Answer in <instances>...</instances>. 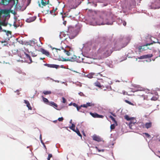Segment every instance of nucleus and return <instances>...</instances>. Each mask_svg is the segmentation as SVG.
Returning <instances> with one entry per match:
<instances>
[{"instance_id": "f257e3e1", "label": "nucleus", "mask_w": 160, "mask_h": 160, "mask_svg": "<svg viewBox=\"0 0 160 160\" xmlns=\"http://www.w3.org/2000/svg\"><path fill=\"white\" fill-rule=\"evenodd\" d=\"M53 49L56 50V51L54 52L55 59L62 61L74 62L76 61L75 58L73 57L68 59L64 58L65 55L68 56L71 55V49L69 47H66L64 48L63 47H61L59 48H53Z\"/></svg>"}, {"instance_id": "f03ea898", "label": "nucleus", "mask_w": 160, "mask_h": 160, "mask_svg": "<svg viewBox=\"0 0 160 160\" xmlns=\"http://www.w3.org/2000/svg\"><path fill=\"white\" fill-rule=\"evenodd\" d=\"M112 49V45L110 44H103L98 50L97 53L98 54L102 53L104 56L108 57L113 52Z\"/></svg>"}, {"instance_id": "7ed1b4c3", "label": "nucleus", "mask_w": 160, "mask_h": 160, "mask_svg": "<svg viewBox=\"0 0 160 160\" xmlns=\"http://www.w3.org/2000/svg\"><path fill=\"white\" fill-rule=\"evenodd\" d=\"M68 32L69 33V38L70 39H73L78 34V31L76 28L72 26L68 27Z\"/></svg>"}, {"instance_id": "20e7f679", "label": "nucleus", "mask_w": 160, "mask_h": 160, "mask_svg": "<svg viewBox=\"0 0 160 160\" xmlns=\"http://www.w3.org/2000/svg\"><path fill=\"white\" fill-rule=\"evenodd\" d=\"M11 2L13 3V5H15V7H17V4L18 2V0H2L0 2V4L7 5Z\"/></svg>"}, {"instance_id": "39448f33", "label": "nucleus", "mask_w": 160, "mask_h": 160, "mask_svg": "<svg viewBox=\"0 0 160 160\" xmlns=\"http://www.w3.org/2000/svg\"><path fill=\"white\" fill-rule=\"evenodd\" d=\"M150 7L151 9H158L160 8V0H156L152 3Z\"/></svg>"}, {"instance_id": "423d86ee", "label": "nucleus", "mask_w": 160, "mask_h": 160, "mask_svg": "<svg viewBox=\"0 0 160 160\" xmlns=\"http://www.w3.org/2000/svg\"><path fill=\"white\" fill-rule=\"evenodd\" d=\"M9 18V15L7 16L6 18L5 17L2 18V19H1L0 20V25L1 26H3L4 27H6L7 26L8 24V22H7V21Z\"/></svg>"}, {"instance_id": "0eeeda50", "label": "nucleus", "mask_w": 160, "mask_h": 160, "mask_svg": "<svg viewBox=\"0 0 160 160\" xmlns=\"http://www.w3.org/2000/svg\"><path fill=\"white\" fill-rule=\"evenodd\" d=\"M70 11H62V12H61L60 13L61 15H62V18H64L66 17H73L74 16H76L78 15V14L79 13V12H78L77 14H74L73 15H71L69 14V12Z\"/></svg>"}, {"instance_id": "6e6552de", "label": "nucleus", "mask_w": 160, "mask_h": 160, "mask_svg": "<svg viewBox=\"0 0 160 160\" xmlns=\"http://www.w3.org/2000/svg\"><path fill=\"white\" fill-rule=\"evenodd\" d=\"M150 39L152 42L150 43H147L145 46H148L154 43H158L160 44V40H158L154 37H151Z\"/></svg>"}, {"instance_id": "1a4fd4ad", "label": "nucleus", "mask_w": 160, "mask_h": 160, "mask_svg": "<svg viewBox=\"0 0 160 160\" xmlns=\"http://www.w3.org/2000/svg\"><path fill=\"white\" fill-rule=\"evenodd\" d=\"M100 17L103 19L104 18L105 19L106 17H108L109 18H110V17L112 18V15L110 12H109L108 13L104 12L102 13Z\"/></svg>"}, {"instance_id": "9d476101", "label": "nucleus", "mask_w": 160, "mask_h": 160, "mask_svg": "<svg viewBox=\"0 0 160 160\" xmlns=\"http://www.w3.org/2000/svg\"><path fill=\"white\" fill-rule=\"evenodd\" d=\"M6 11H0V20L5 17L6 18L7 16L9 15V13L6 12Z\"/></svg>"}, {"instance_id": "9b49d317", "label": "nucleus", "mask_w": 160, "mask_h": 160, "mask_svg": "<svg viewBox=\"0 0 160 160\" xmlns=\"http://www.w3.org/2000/svg\"><path fill=\"white\" fill-rule=\"evenodd\" d=\"M90 114L94 118H103L104 116L102 115H100L96 113L90 112Z\"/></svg>"}, {"instance_id": "f8f14e48", "label": "nucleus", "mask_w": 160, "mask_h": 160, "mask_svg": "<svg viewBox=\"0 0 160 160\" xmlns=\"http://www.w3.org/2000/svg\"><path fill=\"white\" fill-rule=\"evenodd\" d=\"M152 126V122H147L145 123L144 125L142 123L141 125V127L144 128V126L147 129H148L151 127Z\"/></svg>"}, {"instance_id": "ddd939ff", "label": "nucleus", "mask_w": 160, "mask_h": 160, "mask_svg": "<svg viewBox=\"0 0 160 160\" xmlns=\"http://www.w3.org/2000/svg\"><path fill=\"white\" fill-rule=\"evenodd\" d=\"M153 56V55L152 54H148L147 55H145L142 56H141L139 57L138 58L139 59H142L146 58H148L152 57Z\"/></svg>"}, {"instance_id": "4468645a", "label": "nucleus", "mask_w": 160, "mask_h": 160, "mask_svg": "<svg viewBox=\"0 0 160 160\" xmlns=\"http://www.w3.org/2000/svg\"><path fill=\"white\" fill-rule=\"evenodd\" d=\"M39 51L41 52L43 54L48 57H49L50 56V53L48 51L42 48H41Z\"/></svg>"}, {"instance_id": "2eb2a0df", "label": "nucleus", "mask_w": 160, "mask_h": 160, "mask_svg": "<svg viewBox=\"0 0 160 160\" xmlns=\"http://www.w3.org/2000/svg\"><path fill=\"white\" fill-rule=\"evenodd\" d=\"M44 65L48 67L56 68H58L59 67L58 65L53 64H49L46 63L44 64Z\"/></svg>"}, {"instance_id": "dca6fc26", "label": "nucleus", "mask_w": 160, "mask_h": 160, "mask_svg": "<svg viewBox=\"0 0 160 160\" xmlns=\"http://www.w3.org/2000/svg\"><path fill=\"white\" fill-rule=\"evenodd\" d=\"M36 18V16H34L32 17H30L29 18H27L26 20V21L27 22H31L34 21Z\"/></svg>"}, {"instance_id": "f3484780", "label": "nucleus", "mask_w": 160, "mask_h": 160, "mask_svg": "<svg viewBox=\"0 0 160 160\" xmlns=\"http://www.w3.org/2000/svg\"><path fill=\"white\" fill-rule=\"evenodd\" d=\"M94 106V104L92 102H87L86 104L83 105V107L87 108L88 107L93 106Z\"/></svg>"}, {"instance_id": "a211bd4d", "label": "nucleus", "mask_w": 160, "mask_h": 160, "mask_svg": "<svg viewBox=\"0 0 160 160\" xmlns=\"http://www.w3.org/2000/svg\"><path fill=\"white\" fill-rule=\"evenodd\" d=\"M92 138L93 140L95 141H97L98 142L101 141L100 138L99 137L97 136V135H93Z\"/></svg>"}, {"instance_id": "6ab92c4d", "label": "nucleus", "mask_w": 160, "mask_h": 160, "mask_svg": "<svg viewBox=\"0 0 160 160\" xmlns=\"http://www.w3.org/2000/svg\"><path fill=\"white\" fill-rule=\"evenodd\" d=\"M24 54L26 55L27 58H28L30 61V63L32 62V59L31 57L28 54L26 53V52H24Z\"/></svg>"}, {"instance_id": "aec40b11", "label": "nucleus", "mask_w": 160, "mask_h": 160, "mask_svg": "<svg viewBox=\"0 0 160 160\" xmlns=\"http://www.w3.org/2000/svg\"><path fill=\"white\" fill-rule=\"evenodd\" d=\"M94 85L98 87L99 88L102 87V86L101 84V83L98 81H97L94 83Z\"/></svg>"}, {"instance_id": "412c9836", "label": "nucleus", "mask_w": 160, "mask_h": 160, "mask_svg": "<svg viewBox=\"0 0 160 160\" xmlns=\"http://www.w3.org/2000/svg\"><path fill=\"white\" fill-rule=\"evenodd\" d=\"M6 12H8L9 13V18H10V13H11L13 14L14 15L17 14V12H15V11H7Z\"/></svg>"}, {"instance_id": "4be33fe9", "label": "nucleus", "mask_w": 160, "mask_h": 160, "mask_svg": "<svg viewBox=\"0 0 160 160\" xmlns=\"http://www.w3.org/2000/svg\"><path fill=\"white\" fill-rule=\"evenodd\" d=\"M135 123V122H133L132 121L130 122L129 124V126L130 129H132L133 128L132 127L134 125Z\"/></svg>"}, {"instance_id": "5701e85b", "label": "nucleus", "mask_w": 160, "mask_h": 160, "mask_svg": "<svg viewBox=\"0 0 160 160\" xmlns=\"http://www.w3.org/2000/svg\"><path fill=\"white\" fill-rule=\"evenodd\" d=\"M74 131L79 136L82 138V135L80 133L79 131L78 128H77L76 129H75V130Z\"/></svg>"}, {"instance_id": "b1692460", "label": "nucleus", "mask_w": 160, "mask_h": 160, "mask_svg": "<svg viewBox=\"0 0 160 160\" xmlns=\"http://www.w3.org/2000/svg\"><path fill=\"white\" fill-rule=\"evenodd\" d=\"M48 2H49L48 1V2H44L43 0H41V3L42 5V7L43 6H46V5L47 4H48Z\"/></svg>"}, {"instance_id": "393cba45", "label": "nucleus", "mask_w": 160, "mask_h": 160, "mask_svg": "<svg viewBox=\"0 0 160 160\" xmlns=\"http://www.w3.org/2000/svg\"><path fill=\"white\" fill-rule=\"evenodd\" d=\"M157 93V94H156L157 96L156 97H153L151 99L152 100L156 101V100H157V99H158V95L157 93Z\"/></svg>"}, {"instance_id": "a878e982", "label": "nucleus", "mask_w": 160, "mask_h": 160, "mask_svg": "<svg viewBox=\"0 0 160 160\" xmlns=\"http://www.w3.org/2000/svg\"><path fill=\"white\" fill-rule=\"evenodd\" d=\"M49 105L50 106H54L55 108L58 107V105L53 102H49Z\"/></svg>"}, {"instance_id": "bb28decb", "label": "nucleus", "mask_w": 160, "mask_h": 160, "mask_svg": "<svg viewBox=\"0 0 160 160\" xmlns=\"http://www.w3.org/2000/svg\"><path fill=\"white\" fill-rule=\"evenodd\" d=\"M49 11L50 13L52 14V15H56V11H48V12H49Z\"/></svg>"}, {"instance_id": "cd10ccee", "label": "nucleus", "mask_w": 160, "mask_h": 160, "mask_svg": "<svg viewBox=\"0 0 160 160\" xmlns=\"http://www.w3.org/2000/svg\"><path fill=\"white\" fill-rule=\"evenodd\" d=\"M43 93H44L45 95H48V94H50L51 93V91H43Z\"/></svg>"}, {"instance_id": "c85d7f7f", "label": "nucleus", "mask_w": 160, "mask_h": 160, "mask_svg": "<svg viewBox=\"0 0 160 160\" xmlns=\"http://www.w3.org/2000/svg\"><path fill=\"white\" fill-rule=\"evenodd\" d=\"M70 128L72 129V130L73 131H74L75 130V125L73 124V123H72V126L71 127H70Z\"/></svg>"}, {"instance_id": "c756f323", "label": "nucleus", "mask_w": 160, "mask_h": 160, "mask_svg": "<svg viewBox=\"0 0 160 160\" xmlns=\"http://www.w3.org/2000/svg\"><path fill=\"white\" fill-rule=\"evenodd\" d=\"M124 101H125L126 102V103H128V104H130V105H133H133H134V104H133V103H132V102H130V101H128V100H124Z\"/></svg>"}, {"instance_id": "7c9ffc66", "label": "nucleus", "mask_w": 160, "mask_h": 160, "mask_svg": "<svg viewBox=\"0 0 160 160\" xmlns=\"http://www.w3.org/2000/svg\"><path fill=\"white\" fill-rule=\"evenodd\" d=\"M109 118L112 119V120L115 123H117V122L116 121L115 119L112 116H110Z\"/></svg>"}, {"instance_id": "2f4dec72", "label": "nucleus", "mask_w": 160, "mask_h": 160, "mask_svg": "<svg viewBox=\"0 0 160 160\" xmlns=\"http://www.w3.org/2000/svg\"><path fill=\"white\" fill-rule=\"evenodd\" d=\"M125 118L128 121L130 120L131 119V118H130L128 115H125Z\"/></svg>"}, {"instance_id": "473e14b6", "label": "nucleus", "mask_w": 160, "mask_h": 160, "mask_svg": "<svg viewBox=\"0 0 160 160\" xmlns=\"http://www.w3.org/2000/svg\"><path fill=\"white\" fill-rule=\"evenodd\" d=\"M42 98H43V102H48V100L47 98H44V97H42Z\"/></svg>"}, {"instance_id": "72a5a7b5", "label": "nucleus", "mask_w": 160, "mask_h": 160, "mask_svg": "<svg viewBox=\"0 0 160 160\" xmlns=\"http://www.w3.org/2000/svg\"><path fill=\"white\" fill-rule=\"evenodd\" d=\"M141 98H143V100H147L148 98V97L147 96H145L144 95H142L140 96Z\"/></svg>"}, {"instance_id": "f704fd0d", "label": "nucleus", "mask_w": 160, "mask_h": 160, "mask_svg": "<svg viewBox=\"0 0 160 160\" xmlns=\"http://www.w3.org/2000/svg\"><path fill=\"white\" fill-rule=\"evenodd\" d=\"M115 128V125L114 124H112L111 125L110 128L111 129H113Z\"/></svg>"}, {"instance_id": "c9c22d12", "label": "nucleus", "mask_w": 160, "mask_h": 160, "mask_svg": "<svg viewBox=\"0 0 160 160\" xmlns=\"http://www.w3.org/2000/svg\"><path fill=\"white\" fill-rule=\"evenodd\" d=\"M144 46H139L138 47V49L140 50L139 52H141V50L142 49H144V48H143Z\"/></svg>"}, {"instance_id": "e433bc0d", "label": "nucleus", "mask_w": 160, "mask_h": 160, "mask_svg": "<svg viewBox=\"0 0 160 160\" xmlns=\"http://www.w3.org/2000/svg\"><path fill=\"white\" fill-rule=\"evenodd\" d=\"M27 106L28 107L29 109L31 110L32 109V108L31 107L30 103L28 104L27 105Z\"/></svg>"}, {"instance_id": "4c0bfd02", "label": "nucleus", "mask_w": 160, "mask_h": 160, "mask_svg": "<svg viewBox=\"0 0 160 160\" xmlns=\"http://www.w3.org/2000/svg\"><path fill=\"white\" fill-rule=\"evenodd\" d=\"M138 91H144V89L141 87H138Z\"/></svg>"}, {"instance_id": "58836bf2", "label": "nucleus", "mask_w": 160, "mask_h": 160, "mask_svg": "<svg viewBox=\"0 0 160 160\" xmlns=\"http://www.w3.org/2000/svg\"><path fill=\"white\" fill-rule=\"evenodd\" d=\"M52 157V155L51 154H49L48 158V160H50V158Z\"/></svg>"}, {"instance_id": "ea45409f", "label": "nucleus", "mask_w": 160, "mask_h": 160, "mask_svg": "<svg viewBox=\"0 0 160 160\" xmlns=\"http://www.w3.org/2000/svg\"><path fill=\"white\" fill-rule=\"evenodd\" d=\"M144 134L145 135V136L147 137L148 138H150V135L148 134V133H145Z\"/></svg>"}, {"instance_id": "a19ab883", "label": "nucleus", "mask_w": 160, "mask_h": 160, "mask_svg": "<svg viewBox=\"0 0 160 160\" xmlns=\"http://www.w3.org/2000/svg\"><path fill=\"white\" fill-rule=\"evenodd\" d=\"M31 0H27V6H28L29 5V4L31 3Z\"/></svg>"}, {"instance_id": "79ce46f5", "label": "nucleus", "mask_w": 160, "mask_h": 160, "mask_svg": "<svg viewBox=\"0 0 160 160\" xmlns=\"http://www.w3.org/2000/svg\"><path fill=\"white\" fill-rule=\"evenodd\" d=\"M82 107H83V105H81L80 106H78V107H77V110L78 111H79V110L81 109V108Z\"/></svg>"}, {"instance_id": "37998d69", "label": "nucleus", "mask_w": 160, "mask_h": 160, "mask_svg": "<svg viewBox=\"0 0 160 160\" xmlns=\"http://www.w3.org/2000/svg\"><path fill=\"white\" fill-rule=\"evenodd\" d=\"M63 120V117H62L61 118H59L58 119V120L60 122L62 121Z\"/></svg>"}, {"instance_id": "c03bdc74", "label": "nucleus", "mask_w": 160, "mask_h": 160, "mask_svg": "<svg viewBox=\"0 0 160 160\" xmlns=\"http://www.w3.org/2000/svg\"><path fill=\"white\" fill-rule=\"evenodd\" d=\"M62 102L63 103H65L66 102V99L64 97L62 98Z\"/></svg>"}, {"instance_id": "a18cd8bd", "label": "nucleus", "mask_w": 160, "mask_h": 160, "mask_svg": "<svg viewBox=\"0 0 160 160\" xmlns=\"http://www.w3.org/2000/svg\"><path fill=\"white\" fill-rule=\"evenodd\" d=\"M24 102L25 104H26V105H27V104L28 105V104L29 103V101H28V100H24Z\"/></svg>"}, {"instance_id": "49530a36", "label": "nucleus", "mask_w": 160, "mask_h": 160, "mask_svg": "<svg viewBox=\"0 0 160 160\" xmlns=\"http://www.w3.org/2000/svg\"><path fill=\"white\" fill-rule=\"evenodd\" d=\"M122 24H123V25L124 26H125L126 25V22L125 21H123L122 22Z\"/></svg>"}, {"instance_id": "de8ad7c7", "label": "nucleus", "mask_w": 160, "mask_h": 160, "mask_svg": "<svg viewBox=\"0 0 160 160\" xmlns=\"http://www.w3.org/2000/svg\"><path fill=\"white\" fill-rule=\"evenodd\" d=\"M132 3H133V7H134L135 6V5H136V2H135V1H132Z\"/></svg>"}, {"instance_id": "09e8293b", "label": "nucleus", "mask_w": 160, "mask_h": 160, "mask_svg": "<svg viewBox=\"0 0 160 160\" xmlns=\"http://www.w3.org/2000/svg\"><path fill=\"white\" fill-rule=\"evenodd\" d=\"M73 105L75 107H76V108H77V107H78V105L76 103H73Z\"/></svg>"}, {"instance_id": "8fccbe9b", "label": "nucleus", "mask_w": 160, "mask_h": 160, "mask_svg": "<svg viewBox=\"0 0 160 160\" xmlns=\"http://www.w3.org/2000/svg\"><path fill=\"white\" fill-rule=\"evenodd\" d=\"M95 148L98 150V152H101V150L99 149L97 147H96Z\"/></svg>"}, {"instance_id": "3c124183", "label": "nucleus", "mask_w": 160, "mask_h": 160, "mask_svg": "<svg viewBox=\"0 0 160 160\" xmlns=\"http://www.w3.org/2000/svg\"><path fill=\"white\" fill-rule=\"evenodd\" d=\"M6 32H7V33L8 34H11V31H6Z\"/></svg>"}, {"instance_id": "603ef678", "label": "nucleus", "mask_w": 160, "mask_h": 160, "mask_svg": "<svg viewBox=\"0 0 160 160\" xmlns=\"http://www.w3.org/2000/svg\"><path fill=\"white\" fill-rule=\"evenodd\" d=\"M5 43L3 45L4 46H6L8 45V43L6 42H5Z\"/></svg>"}, {"instance_id": "864d4df0", "label": "nucleus", "mask_w": 160, "mask_h": 160, "mask_svg": "<svg viewBox=\"0 0 160 160\" xmlns=\"http://www.w3.org/2000/svg\"><path fill=\"white\" fill-rule=\"evenodd\" d=\"M111 113L113 116H114V117L116 116V115H115V114H113L112 112H111Z\"/></svg>"}, {"instance_id": "5fc2aeb1", "label": "nucleus", "mask_w": 160, "mask_h": 160, "mask_svg": "<svg viewBox=\"0 0 160 160\" xmlns=\"http://www.w3.org/2000/svg\"><path fill=\"white\" fill-rule=\"evenodd\" d=\"M0 10H11V8L9 9H0Z\"/></svg>"}, {"instance_id": "6e6d98bb", "label": "nucleus", "mask_w": 160, "mask_h": 160, "mask_svg": "<svg viewBox=\"0 0 160 160\" xmlns=\"http://www.w3.org/2000/svg\"><path fill=\"white\" fill-rule=\"evenodd\" d=\"M6 42V41L5 40H4V41H2L1 42V43H4H4H5V42Z\"/></svg>"}, {"instance_id": "4d7b16f0", "label": "nucleus", "mask_w": 160, "mask_h": 160, "mask_svg": "<svg viewBox=\"0 0 160 160\" xmlns=\"http://www.w3.org/2000/svg\"><path fill=\"white\" fill-rule=\"evenodd\" d=\"M13 25L14 27L16 28H17L18 27L16 24H14Z\"/></svg>"}, {"instance_id": "13d9d810", "label": "nucleus", "mask_w": 160, "mask_h": 160, "mask_svg": "<svg viewBox=\"0 0 160 160\" xmlns=\"http://www.w3.org/2000/svg\"><path fill=\"white\" fill-rule=\"evenodd\" d=\"M79 94L80 95L82 96V94H83V93L82 92H80V93H79Z\"/></svg>"}, {"instance_id": "bf43d9fd", "label": "nucleus", "mask_w": 160, "mask_h": 160, "mask_svg": "<svg viewBox=\"0 0 160 160\" xmlns=\"http://www.w3.org/2000/svg\"><path fill=\"white\" fill-rule=\"evenodd\" d=\"M104 151V149L101 150V152H103Z\"/></svg>"}, {"instance_id": "052dcab7", "label": "nucleus", "mask_w": 160, "mask_h": 160, "mask_svg": "<svg viewBox=\"0 0 160 160\" xmlns=\"http://www.w3.org/2000/svg\"><path fill=\"white\" fill-rule=\"evenodd\" d=\"M106 24H108V25H109V24H111V23H109V22H107V23H106Z\"/></svg>"}, {"instance_id": "680f3d73", "label": "nucleus", "mask_w": 160, "mask_h": 160, "mask_svg": "<svg viewBox=\"0 0 160 160\" xmlns=\"http://www.w3.org/2000/svg\"><path fill=\"white\" fill-rule=\"evenodd\" d=\"M53 122H57V120L54 121Z\"/></svg>"}, {"instance_id": "e2e57ef3", "label": "nucleus", "mask_w": 160, "mask_h": 160, "mask_svg": "<svg viewBox=\"0 0 160 160\" xmlns=\"http://www.w3.org/2000/svg\"><path fill=\"white\" fill-rule=\"evenodd\" d=\"M44 59V58H40V59L41 60H43V59Z\"/></svg>"}, {"instance_id": "0e129e2a", "label": "nucleus", "mask_w": 160, "mask_h": 160, "mask_svg": "<svg viewBox=\"0 0 160 160\" xmlns=\"http://www.w3.org/2000/svg\"><path fill=\"white\" fill-rule=\"evenodd\" d=\"M55 82H59V81H54Z\"/></svg>"}, {"instance_id": "69168bd1", "label": "nucleus", "mask_w": 160, "mask_h": 160, "mask_svg": "<svg viewBox=\"0 0 160 160\" xmlns=\"http://www.w3.org/2000/svg\"><path fill=\"white\" fill-rule=\"evenodd\" d=\"M98 74L100 75L101 76H102V74H101L100 73H98Z\"/></svg>"}, {"instance_id": "338daca9", "label": "nucleus", "mask_w": 160, "mask_h": 160, "mask_svg": "<svg viewBox=\"0 0 160 160\" xmlns=\"http://www.w3.org/2000/svg\"><path fill=\"white\" fill-rule=\"evenodd\" d=\"M43 144L44 145V147H45V148H46V146L44 145V143H43Z\"/></svg>"}, {"instance_id": "774afa93", "label": "nucleus", "mask_w": 160, "mask_h": 160, "mask_svg": "<svg viewBox=\"0 0 160 160\" xmlns=\"http://www.w3.org/2000/svg\"><path fill=\"white\" fill-rule=\"evenodd\" d=\"M39 6L40 7H41V4H40V3H39Z\"/></svg>"}]
</instances>
